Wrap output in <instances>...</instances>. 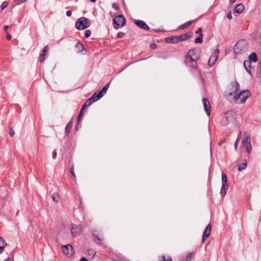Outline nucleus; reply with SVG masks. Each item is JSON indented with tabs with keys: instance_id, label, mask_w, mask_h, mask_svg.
Listing matches in <instances>:
<instances>
[{
	"instance_id": "1",
	"label": "nucleus",
	"mask_w": 261,
	"mask_h": 261,
	"mask_svg": "<svg viewBox=\"0 0 261 261\" xmlns=\"http://www.w3.org/2000/svg\"><path fill=\"white\" fill-rule=\"evenodd\" d=\"M240 90L239 84L237 82H232L230 84V88L225 93L226 98L229 101H234L238 92Z\"/></svg>"
},
{
	"instance_id": "2",
	"label": "nucleus",
	"mask_w": 261,
	"mask_h": 261,
	"mask_svg": "<svg viewBox=\"0 0 261 261\" xmlns=\"http://www.w3.org/2000/svg\"><path fill=\"white\" fill-rule=\"evenodd\" d=\"M250 96V93L248 90H243L239 93L238 92L234 102L237 103H243Z\"/></svg>"
},
{
	"instance_id": "3",
	"label": "nucleus",
	"mask_w": 261,
	"mask_h": 261,
	"mask_svg": "<svg viewBox=\"0 0 261 261\" xmlns=\"http://www.w3.org/2000/svg\"><path fill=\"white\" fill-rule=\"evenodd\" d=\"M242 146L245 148L246 152L250 154L252 152V145L251 143V138L245 132L243 134V140L242 141Z\"/></svg>"
},
{
	"instance_id": "4",
	"label": "nucleus",
	"mask_w": 261,
	"mask_h": 261,
	"mask_svg": "<svg viewBox=\"0 0 261 261\" xmlns=\"http://www.w3.org/2000/svg\"><path fill=\"white\" fill-rule=\"evenodd\" d=\"M90 22L85 17H80L75 23V27L79 30H83L88 28Z\"/></svg>"
},
{
	"instance_id": "5",
	"label": "nucleus",
	"mask_w": 261,
	"mask_h": 261,
	"mask_svg": "<svg viewBox=\"0 0 261 261\" xmlns=\"http://www.w3.org/2000/svg\"><path fill=\"white\" fill-rule=\"evenodd\" d=\"M234 52L236 54H242L245 52L247 50V43L244 40H242L238 41L234 45Z\"/></svg>"
},
{
	"instance_id": "6",
	"label": "nucleus",
	"mask_w": 261,
	"mask_h": 261,
	"mask_svg": "<svg viewBox=\"0 0 261 261\" xmlns=\"http://www.w3.org/2000/svg\"><path fill=\"white\" fill-rule=\"evenodd\" d=\"M234 115L235 112L233 110L227 112L222 120L223 125H226L233 122L234 120Z\"/></svg>"
},
{
	"instance_id": "7",
	"label": "nucleus",
	"mask_w": 261,
	"mask_h": 261,
	"mask_svg": "<svg viewBox=\"0 0 261 261\" xmlns=\"http://www.w3.org/2000/svg\"><path fill=\"white\" fill-rule=\"evenodd\" d=\"M114 28L118 29L123 26L125 23V18L123 15H118L113 20Z\"/></svg>"
},
{
	"instance_id": "8",
	"label": "nucleus",
	"mask_w": 261,
	"mask_h": 261,
	"mask_svg": "<svg viewBox=\"0 0 261 261\" xmlns=\"http://www.w3.org/2000/svg\"><path fill=\"white\" fill-rule=\"evenodd\" d=\"M199 54L197 49H190L187 53L185 59L192 60L197 61L199 58Z\"/></svg>"
},
{
	"instance_id": "9",
	"label": "nucleus",
	"mask_w": 261,
	"mask_h": 261,
	"mask_svg": "<svg viewBox=\"0 0 261 261\" xmlns=\"http://www.w3.org/2000/svg\"><path fill=\"white\" fill-rule=\"evenodd\" d=\"M185 35H179L178 36H171L170 37H167L165 39L166 42L169 43H176L180 41H184L185 38Z\"/></svg>"
},
{
	"instance_id": "10",
	"label": "nucleus",
	"mask_w": 261,
	"mask_h": 261,
	"mask_svg": "<svg viewBox=\"0 0 261 261\" xmlns=\"http://www.w3.org/2000/svg\"><path fill=\"white\" fill-rule=\"evenodd\" d=\"M82 230L81 225H76L74 224L71 225V233L73 237H76L79 236Z\"/></svg>"
},
{
	"instance_id": "11",
	"label": "nucleus",
	"mask_w": 261,
	"mask_h": 261,
	"mask_svg": "<svg viewBox=\"0 0 261 261\" xmlns=\"http://www.w3.org/2000/svg\"><path fill=\"white\" fill-rule=\"evenodd\" d=\"M219 54V49H216L214 53L211 56L209 60L208 61V65L210 67H212V66H213L216 61L218 60Z\"/></svg>"
},
{
	"instance_id": "12",
	"label": "nucleus",
	"mask_w": 261,
	"mask_h": 261,
	"mask_svg": "<svg viewBox=\"0 0 261 261\" xmlns=\"http://www.w3.org/2000/svg\"><path fill=\"white\" fill-rule=\"evenodd\" d=\"M62 250L64 253L68 256H71L73 253L72 247L70 244L63 246Z\"/></svg>"
},
{
	"instance_id": "13",
	"label": "nucleus",
	"mask_w": 261,
	"mask_h": 261,
	"mask_svg": "<svg viewBox=\"0 0 261 261\" xmlns=\"http://www.w3.org/2000/svg\"><path fill=\"white\" fill-rule=\"evenodd\" d=\"M202 102L204 109L207 116H210L211 113V105L209 101L205 98L202 99Z\"/></svg>"
},
{
	"instance_id": "14",
	"label": "nucleus",
	"mask_w": 261,
	"mask_h": 261,
	"mask_svg": "<svg viewBox=\"0 0 261 261\" xmlns=\"http://www.w3.org/2000/svg\"><path fill=\"white\" fill-rule=\"evenodd\" d=\"M135 24L144 30H148L149 29V27L147 25V24L143 21L141 20H134Z\"/></svg>"
},
{
	"instance_id": "15",
	"label": "nucleus",
	"mask_w": 261,
	"mask_h": 261,
	"mask_svg": "<svg viewBox=\"0 0 261 261\" xmlns=\"http://www.w3.org/2000/svg\"><path fill=\"white\" fill-rule=\"evenodd\" d=\"M197 61H194L192 60L185 59V63L187 66L192 69H196L197 67Z\"/></svg>"
},
{
	"instance_id": "16",
	"label": "nucleus",
	"mask_w": 261,
	"mask_h": 261,
	"mask_svg": "<svg viewBox=\"0 0 261 261\" xmlns=\"http://www.w3.org/2000/svg\"><path fill=\"white\" fill-rule=\"evenodd\" d=\"M245 9L244 6L243 4L240 3L236 6L234 9V11L236 13L241 14L242 13Z\"/></svg>"
},
{
	"instance_id": "17",
	"label": "nucleus",
	"mask_w": 261,
	"mask_h": 261,
	"mask_svg": "<svg viewBox=\"0 0 261 261\" xmlns=\"http://www.w3.org/2000/svg\"><path fill=\"white\" fill-rule=\"evenodd\" d=\"M110 83L107 84L102 88L101 90L99 92V96L102 97L103 95L107 92L109 87Z\"/></svg>"
},
{
	"instance_id": "18",
	"label": "nucleus",
	"mask_w": 261,
	"mask_h": 261,
	"mask_svg": "<svg viewBox=\"0 0 261 261\" xmlns=\"http://www.w3.org/2000/svg\"><path fill=\"white\" fill-rule=\"evenodd\" d=\"M249 61H250V62H256L258 60L256 54L255 53H252L249 56Z\"/></svg>"
},
{
	"instance_id": "19",
	"label": "nucleus",
	"mask_w": 261,
	"mask_h": 261,
	"mask_svg": "<svg viewBox=\"0 0 261 261\" xmlns=\"http://www.w3.org/2000/svg\"><path fill=\"white\" fill-rule=\"evenodd\" d=\"M7 245L6 243L5 242V240L0 237V254L2 253L4 251V248Z\"/></svg>"
},
{
	"instance_id": "20",
	"label": "nucleus",
	"mask_w": 261,
	"mask_h": 261,
	"mask_svg": "<svg viewBox=\"0 0 261 261\" xmlns=\"http://www.w3.org/2000/svg\"><path fill=\"white\" fill-rule=\"evenodd\" d=\"M195 20H190V21H187L186 22V23L181 24V25H180L179 27H178V29H184L186 28H188L189 26H190L194 21H195Z\"/></svg>"
},
{
	"instance_id": "21",
	"label": "nucleus",
	"mask_w": 261,
	"mask_h": 261,
	"mask_svg": "<svg viewBox=\"0 0 261 261\" xmlns=\"http://www.w3.org/2000/svg\"><path fill=\"white\" fill-rule=\"evenodd\" d=\"M247 161L244 160L242 164L238 165V170L241 171L245 170L247 167Z\"/></svg>"
},
{
	"instance_id": "22",
	"label": "nucleus",
	"mask_w": 261,
	"mask_h": 261,
	"mask_svg": "<svg viewBox=\"0 0 261 261\" xmlns=\"http://www.w3.org/2000/svg\"><path fill=\"white\" fill-rule=\"evenodd\" d=\"M92 103V101L90 99H88L86 100L84 104L82 106V111H83L85 109L87 108L89 106H90Z\"/></svg>"
},
{
	"instance_id": "23",
	"label": "nucleus",
	"mask_w": 261,
	"mask_h": 261,
	"mask_svg": "<svg viewBox=\"0 0 261 261\" xmlns=\"http://www.w3.org/2000/svg\"><path fill=\"white\" fill-rule=\"evenodd\" d=\"M244 66L245 68L246 71L250 73H251V69H250V61H245L244 62Z\"/></svg>"
},
{
	"instance_id": "24",
	"label": "nucleus",
	"mask_w": 261,
	"mask_h": 261,
	"mask_svg": "<svg viewBox=\"0 0 261 261\" xmlns=\"http://www.w3.org/2000/svg\"><path fill=\"white\" fill-rule=\"evenodd\" d=\"M102 97L99 96V93L96 94V93H95L93 94V95L89 98L93 102H95L98 100L99 99L101 98Z\"/></svg>"
},
{
	"instance_id": "25",
	"label": "nucleus",
	"mask_w": 261,
	"mask_h": 261,
	"mask_svg": "<svg viewBox=\"0 0 261 261\" xmlns=\"http://www.w3.org/2000/svg\"><path fill=\"white\" fill-rule=\"evenodd\" d=\"M72 123L71 121L69 122L66 125V126L65 127V134L66 135H68L69 133L70 132V130L72 127Z\"/></svg>"
},
{
	"instance_id": "26",
	"label": "nucleus",
	"mask_w": 261,
	"mask_h": 261,
	"mask_svg": "<svg viewBox=\"0 0 261 261\" xmlns=\"http://www.w3.org/2000/svg\"><path fill=\"white\" fill-rule=\"evenodd\" d=\"M210 231H208L206 229H205L204 231L203 232V236H202V242H204L205 240L208 238L210 234Z\"/></svg>"
},
{
	"instance_id": "27",
	"label": "nucleus",
	"mask_w": 261,
	"mask_h": 261,
	"mask_svg": "<svg viewBox=\"0 0 261 261\" xmlns=\"http://www.w3.org/2000/svg\"><path fill=\"white\" fill-rule=\"evenodd\" d=\"M52 198L53 200L56 202H58L60 200L59 194L56 192H55L53 194Z\"/></svg>"
},
{
	"instance_id": "28",
	"label": "nucleus",
	"mask_w": 261,
	"mask_h": 261,
	"mask_svg": "<svg viewBox=\"0 0 261 261\" xmlns=\"http://www.w3.org/2000/svg\"><path fill=\"white\" fill-rule=\"evenodd\" d=\"M203 34H201L199 35V37H197L195 39V43H202L203 42Z\"/></svg>"
},
{
	"instance_id": "29",
	"label": "nucleus",
	"mask_w": 261,
	"mask_h": 261,
	"mask_svg": "<svg viewBox=\"0 0 261 261\" xmlns=\"http://www.w3.org/2000/svg\"><path fill=\"white\" fill-rule=\"evenodd\" d=\"M228 190V187H221V190L220 192V194L222 196H224L227 193V191Z\"/></svg>"
},
{
	"instance_id": "30",
	"label": "nucleus",
	"mask_w": 261,
	"mask_h": 261,
	"mask_svg": "<svg viewBox=\"0 0 261 261\" xmlns=\"http://www.w3.org/2000/svg\"><path fill=\"white\" fill-rule=\"evenodd\" d=\"M75 47L77 48L79 51L82 50L83 49V45L80 42H78L76 44Z\"/></svg>"
},
{
	"instance_id": "31",
	"label": "nucleus",
	"mask_w": 261,
	"mask_h": 261,
	"mask_svg": "<svg viewBox=\"0 0 261 261\" xmlns=\"http://www.w3.org/2000/svg\"><path fill=\"white\" fill-rule=\"evenodd\" d=\"M192 256H193L192 252L189 253L186 257V261H191Z\"/></svg>"
},
{
	"instance_id": "32",
	"label": "nucleus",
	"mask_w": 261,
	"mask_h": 261,
	"mask_svg": "<svg viewBox=\"0 0 261 261\" xmlns=\"http://www.w3.org/2000/svg\"><path fill=\"white\" fill-rule=\"evenodd\" d=\"M46 55V54L45 53H42L40 55V56H39V60L40 62H43L45 60V56Z\"/></svg>"
},
{
	"instance_id": "33",
	"label": "nucleus",
	"mask_w": 261,
	"mask_h": 261,
	"mask_svg": "<svg viewBox=\"0 0 261 261\" xmlns=\"http://www.w3.org/2000/svg\"><path fill=\"white\" fill-rule=\"evenodd\" d=\"M8 5V2H3L1 5V9L2 10H4L5 9Z\"/></svg>"
},
{
	"instance_id": "34",
	"label": "nucleus",
	"mask_w": 261,
	"mask_h": 261,
	"mask_svg": "<svg viewBox=\"0 0 261 261\" xmlns=\"http://www.w3.org/2000/svg\"><path fill=\"white\" fill-rule=\"evenodd\" d=\"M91 32L90 30H86L85 32V37L89 38L91 35Z\"/></svg>"
},
{
	"instance_id": "35",
	"label": "nucleus",
	"mask_w": 261,
	"mask_h": 261,
	"mask_svg": "<svg viewBox=\"0 0 261 261\" xmlns=\"http://www.w3.org/2000/svg\"><path fill=\"white\" fill-rule=\"evenodd\" d=\"M181 35H185L184 36H185L184 41H185V40H187L188 39L190 38V37H191V35L190 34V33H186L184 34H182Z\"/></svg>"
},
{
	"instance_id": "36",
	"label": "nucleus",
	"mask_w": 261,
	"mask_h": 261,
	"mask_svg": "<svg viewBox=\"0 0 261 261\" xmlns=\"http://www.w3.org/2000/svg\"><path fill=\"white\" fill-rule=\"evenodd\" d=\"M222 181H227V176L224 173H222Z\"/></svg>"
},
{
	"instance_id": "37",
	"label": "nucleus",
	"mask_w": 261,
	"mask_h": 261,
	"mask_svg": "<svg viewBox=\"0 0 261 261\" xmlns=\"http://www.w3.org/2000/svg\"><path fill=\"white\" fill-rule=\"evenodd\" d=\"M222 187H228V185L227 181H222Z\"/></svg>"
},
{
	"instance_id": "38",
	"label": "nucleus",
	"mask_w": 261,
	"mask_h": 261,
	"mask_svg": "<svg viewBox=\"0 0 261 261\" xmlns=\"http://www.w3.org/2000/svg\"><path fill=\"white\" fill-rule=\"evenodd\" d=\"M113 8L116 10H118L119 8V5L118 3H114L113 4Z\"/></svg>"
},
{
	"instance_id": "39",
	"label": "nucleus",
	"mask_w": 261,
	"mask_h": 261,
	"mask_svg": "<svg viewBox=\"0 0 261 261\" xmlns=\"http://www.w3.org/2000/svg\"><path fill=\"white\" fill-rule=\"evenodd\" d=\"M83 111H82V110H81V111H80V113L79 114V116H78V117L77 118V120L79 122L81 120V117H82V116L83 115Z\"/></svg>"
},
{
	"instance_id": "40",
	"label": "nucleus",
	"mask_w": 261,
	"mask_h": 261,
	"mask_svg": "<svg viewBox=\"0 0 261 261\" xmlns=\"http://www.w3.org/2000/svg\"><path fill=\"white\" fill-rule=\"evenodd\" d=\"M70 172H71L72 175L73 176V177L74 178H75V174L74 171V167H73V166H72V167L71 168Z\"/></svg>"
},
{
	"instance_id": "41",
	"label": "nucleus",
	"mask_w": 261,
	"mask_h": 261,
	"mask_svg": "<svg viewBox=\"0 0 261 261\" xmlns=\"http://www.w3.org/2000/svg\"><path fill=\"white\" fill-rule=\"evenodd\" d=\"M9 134H10V135L12 137L15 134V132L14 130V129L11 127L10 129V132H9Z\"/></svg>"
},
{
	"instance_id": "42",
	"label": "nucleus",
	"mask_w": 261,
	"mask_h": 261,
	"mask_svg": "<svg viewBox=\"0 0 261 261\" xmlns=\"http://www.w3.org/2000/svg\"><path fill=\"white\" fill-rule=\"evenodd\" d=\"M125 35V34L123 32H119L118 35H117V37L118 38H122Z\"/></svg>"
},
{
	"instance_id": "43",
	"label": "nucleus",
	"mask_w": 261,
	"mask_h": 261,
	"mask_svg": "<svg viewBox=\"0 0 261 261\" xmlns=\"http://www.w3.org/2000/svg\"><path fill=\"white\" fill-rule=\"evenodd\" d=\"M239 143V142H238V139H236V142L234 143V149L236 150H237L238 149V145Z\"/></svg>"
},
{
	"instance_id": "44",
	"label": "nucleus",
	"mask_w": 261,
	"mask_h": 261,
	"mask_svg": "<svg viewBox=\"0 0 261 261\" xmlns=\"http://www.w3.org/2000/svg\"><path fill=\"white\" fill-rule=\"evenodd\" d=\"M195 33L196 34H199V35H201V34H202V29L201 28H199L196 32H195Z\"/></svg>"
},
{
	"instance_id": "45",
	"label": "nucleus",
	"mask_w": 261,
	"mask_h": 261,
	"mask_svg": "<svg viewBox=\"0 0 261 261\" xmlns=\"http://www.w3.org/2000/svg\"><path fill=\"white\" fill-rule=\"evenodd\" d=\"M150 47L151 48H152L153 49H155L156 48L157 45L155 43H151L150 44Z\"/></svg>"
},
{
	"instance_id": "46",
	"label": "nucleus",
	"mask_w": 261,
	"mask_h": 261,
	"mask_svg": "<svg viewBox=\"0 0 261 261\" xmlns=\"http://www.w3.org/2000/svg\"><path fill=\"white\" fill-rule=\"evenodd\" d=\"M227 17L229 19H232V14H231V11L228 12V13L227 14Z\"/></svg>"
},
{
	"instance_id": "47",
	"label": "nucleus",
	"mask_w": 261,
	"mask_h": 261,
	"mask_svg": "<svg viewBox=\"0 0 261 261\" xmlns=\"http://www.w3.org/2000/svg\"><path fill=\"white\" fill-rule=\"evenodd\" d=\"M163 259L161 260V261H172V259L171 258H168L167 259L165 258V257L163 256Z\"/></svg>"
},
{
	"instance_id": "48",
	"label": "nucleus",
	"mask_w": 261,
	"mask_h": 261,
	"mask_svg": "<svg viewBox=\"0 0 261 261\" xmlns=\"http://www.w3.org/2000/svg\"><path fill=\"white\" fill-rule=\"evenodd\" d=\"M27 0H16L17 4H20L26 2Z\"/></svg>"
},
{
	"instance_id": "49",
	"label": "nucleus",
	"mask_w": 261,
	"mask_h": 261,
	"mask_svg": "<svg viewBox=\"0 0 261 261\" xmlns=\"http://www.w3.org/2000/svg\"><path fill=\"white\" fill-rule=\"evenodd\" d=\"M48 49V46H46L44 47V49L43 50V52H42V53H45V54H46V53H47V52Z\"/></svg>"
},
{
	"instance_id": "50",
	"label": "nucleus",
	"mask_w": 261,
	"mask_h": 261,
	"mask_svg": "<svg viewBox=\"0 0 261 261\" xmlns=\"http://www.w3.org/2000/svg\"><path fill=\"white\" fill-rule=\"evenodd\" d=\"M205 229L211 232V225L210 224H208L205 228Z\"/></svg>"
},
{
	"instance_id": "51",
	"label": "nucleus",
	"mask_w": 261,
	"mask_h": 261,
	"mask_svg": "<svg viewBox=\"0 0 261 261\" xmlns=\"http://www.w3.org/2000/svg\"><path fill=\"white\" fill-rule=\"evenodd\" d=\"M72 14V12L71 11H67L66 12V15L68 17L70 16Z\"/></svg>"
},
{
	"instance_id": "52",
	"label": "nucleus",
	"mask_w": 261,
	"mask_h": 261,
	"mask_svg": "<svg viewBox=\"0 0 261 261\" xmlns=\"http://www.w3.org/2000/svg\"><path fill=\"white\" fill-rule=\"evenodd\" d=\"M11 35L9 34V33H7V39L8 40H10L11 39Z\"/></svg>"
},
{
	"instance_id": "53",
	"label": "nucleus",
	"mask_w": 261,
	"mask_h": 261,
	"mask_svg": "<svg viewBox=\"0 0 261 261\" xmlns=\"http://www.w3.org/2000/svg\"><path fill=\"white\" fill-rule=\"evenodd\" d=\"M80 261H88V260L85 257H82Z\"/></svg>"
},
{
	"instance_id": "54",
	"label": "nucleus",
	"mask_w": 261,
	"mask_h": 261,
	"mask_svg": "<svg viewBox=\"0 0 261 261\" xmlns=\"http://www.w3.org/2000/svg\"><path fill=\"white\" fill-rule=\"evenodd\" d=\"M56 155H57V153L56 152H54L53 154V158L54 159H55L56 157Z\"/></svg>"
},
{
	"instance_id": "55",
	"label": "nucleus",
	"mask_w": 261,
	"mask_h": 261,
	"mask_svg": "<svg viewBox=\"0 0 261 261\" xmlns=\"http://www.w3.org/2000/svg\"><path fill=\"white\" fill-rule=\"evenodd\" d=\"M8 28H9V27L8 25L4 26V29L6 31L8 30Z\"/></svg>"
},
{
	"instance_id": "56",
	"label": "nucleus",
	"mask_w": 261,
	"mask_h": 261,
	"mask_svg": "<svg viewBox=\"0 0 261 261\" xmlns=\"http://www.w3.org/2000/svg\"><path fill=\"white\" fill-rule=\"evenodd\" d=\"M237 0H230V2L232 4L234 3V2H236Z\"/></svg>"
},
{
	"instance_id": "57",
	"label": "nucleus",
	"mask_w": 261,
	"mask_h": 261,
	"mask_svg": "<svg viewBox=\"0 0 261 261\" xmlns=\"http://www.w3.org/2000/svg\"><path fill=\"white\" fill-rule=\"evenodd\" d=\"M96 239L99 241H102V239H101V238H99L98 236H96Z\"/></svg>"
},
{
	"instance_id": "58",
	"label": "nucleus",
	"mask_w": 261,
	"mask_h": 261,
	"mask_svg": "<svg viewBox=\"0 0 261 261\" xmlns=\"http://www.w3.org/2000/svg\"><path fill=\"white\" fill-rule=\"evenodd\" d=\"M4 261H10V259L9 257H8L7 258L5 259Z\"/></svg>"
},
{
	"instance_id": "59",
	"label": "nucleus",
	"mask_w": 261,
	"mask_h": 261,
	"mask_svg": "<svg viewBox=\"0 0 261 261\" xmlns=\"http://www.w3.org/2000/svg\"><path fill=\"white\" fill-rule=\"evenodd\" d=\"M241 135H242V132H241V131H240V132H239V134L238 136H240V137H241Z\"/></svg>"
},
{
	"instance_id": "60",
	"label": "nucleus",
	"mask_w": 261,
	"mask_h": 261,
	"mask_svg": "<svg viewBox=\"0 0 261 261\" xmlns=\"http://www.w3.org/2000/svg\"><path fill=\"white\" fill-rule=\"evenodd\" d=\"M241 137H240L239 136H238V137H237V139H238V142L240 141V138H241Z\"/></svg>"
},
{
	"instance_id": "61",
	"label": "nucleus",
	"mask_w": 261,
	"mask_h": 261,
	"mask_svg": "<svg viewBox=\"0 0 261 261\" xmlns=\"http://www.w3.org/2000/svg\"><path fill=\"white\" fill-rule=\"evenodd\" d=\"M92 255H93V256H94V255H95V252H94L93 251H92Z\"/></svg>"
},
{
	"instance_id": "62",
	"label": "nucleus",
	"mask_w": 261,
	"mask_h": 261,
	"mask_svg": "<svg viewBox=\"0 0 261 261\" xmlns=\"http://www.w3.org/2000/svg\"><path fill=\"white\" fill-rule=\"evenodd\" d=\"M96 0H90V1L92 3H94L96 2Z\"/></svg>"
}]
</instances>
